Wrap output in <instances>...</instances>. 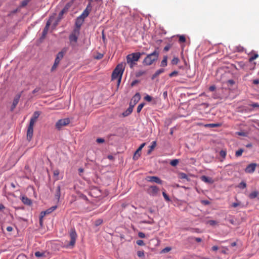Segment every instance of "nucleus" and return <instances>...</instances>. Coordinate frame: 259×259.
I'll return each instance as SVG.
<instances>
[{"label": "nucleus", "instance_id": "f257e3e1", "mask_svg": "<svg viewBox=\"0 0 259 259\" xmlns=\"http://www.w3.org/2000/svg\"><path fill=\"white\" fill-rule=\"evenodd\" d=\"M81 27V16H78L76 20L75 27L69 36V41L72 46H75L76 44L78 37L80 34V29Z\"/></svg>", "mask_w": 259, "mask_h": 259}, {"label": "nucleus", "instance_id": "f03ea898", "mask_svg": "<svg viewBox=\"0 0 259 259\" xmlns=\"http://www.w3.org/2000/svg\"><path fill=\"white\" fill-rule=\"evenodd\" d=\"M125 63H121L118 64L114 69L111 76L112 80L117 79V86L118 87L121 82L122 74L125 68Z\"/></svg>", "mask_w": 259, "mask_h": 259}, {"label": "nucleus", "instance_id": "7ed1b4c3", "mask_svg": "<svg viewBox=\"0 0 259 259\" xmlns=\"http://www.w3.org/2000/svg\"><path fill=\"white\" fill-rule=\"evenodd\" d=\"M40 114V112L35 111L33 113L32 116L30 118L29 124L27 131V139L29 141L31 140L33 137V126Z\"/></svg>", "mask_w": 259, "mask_h": 259}, {"label": "nucleus", "instance_id": "20e7f679", "mask_svg": "<svg viewBox=\"0 0 259 259\" xmlns=\"http://www.w3.org/2000/svg\"><path fill=\"white\" fill-rule=\"evenodd\" d=\"M159 56V52L155 50L153 53L148 55L144 59L143 64L145 66L152 65L155 61L157 60Z\"/></svg>", "mask_w": 259, "mask_h": 259}, {"label": "nucleus", "instance_id": "39448f33", "mask_svg": "<svg viewBox=\"0 0 259 259\" xmlns=\"http://www.w3.org/2000/svg\"><path fill=\"white\" fill-rule=\"evenodd\" d=\"M142 54L140 52L134 53L126 56V61L131 68H133L141 57Z\"/></svg>", "mask_w": 259, "mask_h": 259}, {"label": "nucleus", "instance_id": "423d86ee", "mask_svg": "<svg viewBox=\"0 0 259 259\" xmlns=\"http://www.w3.org/2000/svg\"><path fill=\"white\" fill-rule=\"evenodd\" d=\"M70 122V120L69 118H65L58 120L56 124L55 127L58 130H61L63 127L67 126Z\"/></svg>", "mask_w": 259, "mask_h": 259}, {"label": "nucleus", "instance_id": "0eeeda50", "mask_svg": "<svg viewBox=\"0 0 259 259\" xmlns=\"http://www.w3.org/2000/svg\"><path fill=\"white\" fill-rule=\"evenodd\" d=\"M72 5L71 3H68L66 4L65 7L63 8V9L60 11L59 13L57 21L55 25H57L58 23V22L63 18V15L65 14H66L67 12L68 11V10L70 9Z\"/></svg>", "mask_w": 259, "mask_h": 259}, {"label": "nucleus", "instance_id": "6e6552de", "mask_svg": "<svg viewBox=\"0 0 259 259\" xmlns=\"http://www.w3.org/2000/svg\"><path fill=\"white\" fill-rule=\"evenodd\" d=\"M147 193L151 196H156L159 192V189L156 186H151L147 188Z\"/></svg>", "mask_w": 259, "mask_h": 259}, {"label": "nucleus", "instance_id": "1a4fd4ad", "mask_svg": "<svg viewBox=\"0 0 259 259\" xmlns=\"http://www.w3.org/2000/svg\"><path fill=\"white\" fill-rule=\"evenodd\" d=\"M70 241L69 242V243L67 245V247L70 246H73L75 244L76 239L77 237V234L76 233V232L74 229H71L70 232Z\"/></svg>", "mask_w": 259, "mask_h": 259}, {"label": "nucleus", "instance_id": "9d476101", "mask_svg": "<svg viewBox=\"0 0 259 259\" xmlns=\"http://www.w3.org/2000/svg\"><path fill=\"white\" fill-rule=\"evenodd\" d=\"M93 7L92 3L90 2L87 5L85 9L82 13V19H84L85 18L87 17L91 11H92Z\"/></svg>", "mask_w": 259, "mask_h": 259}, {"label": "nucleus", "instance_id": "9b49d317", "mask_svg": "<svg viewBox=\"0 0 259 259\" xmlns=\"http://www.w3.org/2000/svg\"><path fill=\"white\" fill-rule=\"evenodd\" d=\"M256 167V164L255 163H251L248 164L245 169V172L246 173L252 174L253 173Z\"/></svg>", "mask_w": 259, "mask_h": 259}, {"label": "nucleus", "instance_id": "f8f14e48", "mask_svg": "<svg viewBox=\"0 0 259 259\" xmlns=\"http://www.w3.org/2000/svg\"><path fill=\"white\" fill-rule=\"evenodd\" d=\"M146 180L150 182H154L158 184H162V181L157 177L148 176L146 177Z\"/></svg>", "mask_w": 259, "mask_h": 259}, {"label": "nucleus", "instance_id": "ddd939ff", "mask_svg": "<svg viewBox=\"0 0 259 259\" xmlns=\"http://www.w3.org/2000/svg\"><path fill=\"white\" fill-rule=\"evenodd\" d=\"M51 22H52L51 18H50V19L47 21V22L46 23V26H45V27L44 28V29L43 30V31H42V36H41V37L42 38H45L46 35H47V33L48 32L50 26V25L51 24Z\"/></svg>", "mask_w": 259, "mask_h": 259}, {"label": "nucleus", "instance_id": "4468645a", "mask_svg": "<svg viewBox=\"0 0 259 259\" xmlns=\"http://www.w3.org/2000/svg\"><path fill=\"white\" fill-rule=\"evenodd\" d=\"M21 96V94H19L15 96V97L13 100V104L11 108V111H13L14 109L16 108V106L17 105V104L19 102V101L20 100Z\"/></svg>", "mask_w": 259, "mask_h": 259}, {"label": "nucleus", "instance_id": "2eb2a0df", "mask_svg": "<svg viewBox=\"0 0 259 259\" xmlns=\"http://www.w3.org/2000/svg\"><path fill=\"white\" fill-rule=\"evenodd\" d=\"M145 145V143L142 144L140 145V146L138 148V149L136 151L133 156V159L134 160H137L139 158V157L140 156V152Z\"/></svg>", "mask_w": 259, "mask_h": 259}, {"label": "nucleus", "instance_id": "dca6fc26", "mask_svg": "<svg viewBox=\"0 0 259 259\" xmlns=\"http://www.w3.org/2000/svg\"><path fill=\"white\" fill-rule=\"evenodd\" d=\"M141 99L140 94L139 93H136L132 98L130 103H133L134 107L139 101Z\"/></svg>", "mask_w": 259, "mask_h": 259}, {"label": "nucleus", "instance_id": "f3484780", "mask_svg": "<svg viewBox=\"0 0 259 259\" xmlns=\"http://www.w3.org/2000/svg\"><path fill=\"white\" fill-rule=\"evenodd\" d=\"M57 208L56 206H52L46 210L44 211H42L41 213L42 214V217H44L46 214H48L52 212L53 211H54Z\"/></svg>", "mask_w": 259, "mask_h": 259}, {"label": "nucleus", "instance_id": "a211bd4d", "mask_svg": "<svg viewBox=\"0 0 259 259\" xmlns=\"http://www.w3.org/2000/svg\"><path fill=\"white\" fill-rule=\"evenodd\" d=\"M133 108H134V105H132V103H130L129 107L127 108V109L125 111H124L122 113L123 116L124 117H125V116H127L128 115H129L130 114L132 113Z\"/></svg>", "mask_w": 259, "mask_h": 259}, {"label": "nucleus", "instance_id": "6ab92c4d", "mask_svg": "<svg viewBox=\"0 0 259 259\" xmlns=\"http://www.w3.org/2000/svg\"><path fill=\"white\" fill-rule=\"evenodd\" d=\"M201 180L205 183L208 184H212L213 183V180L212 178L206 177L205 176H202L201 177Z\"/></svg>", "mask_w": 259, "mask_h": 259}, {"label": "nucleus", "instance_id": "aec40b11", "mask_svg": "<svg viewBox=\"0 0 259 259\" xmlns=\"http://www.w3.org/2000/svg\"><path fill=\"white\" fill-rule=\"evenodd\" d=\"M64 54L62 52H60L57 55L55 61L56 64H59L60 60L63 58Z\"/></svg>", "mask_w": 259, "mask_h": 259}, {"label": "nucleus", "instance_id": "412c9836", "mask_svg": "<svg viewBox=\"0 0 259 259\" xmlns=\"http://www.w3.org/2000/svg\"><path fill=\"white\" fill-rule=\"evenodd\" d=\"M22 202L26 205H30L31 204V201L30 199L27 198L26 196H23L21 198Z\"/></svg>", "mask_w": 259, "mask_h": 259}, {"label": "nucleus", "instance_id": "4be33fe9", "mask_svg": "<svg viewBox=\"0 0 259 259\" xmlns=\"http://www.w3.org/2000/svg\"><path fill=\"white\" fill-rule=\"evenodd\" d=\"M156 142L155 141L152 142V145L150 146H149V149L148 150V151L147 152L148 154H150L151 153V152L153 151L154 148L156 147Z\"/></svg>", "mask_w": 259, "mask_h": 259}, {"label": "nucleus", "instance_id": "5701e85b", "mask_svg": "<svg viewBox=\"0 0 259 259\" xmlns=\"http://www.w3.org/2000/svg\"><path fill=\"white\" fill-rule=\"evenodd\" d=\"M221 125L220 123H209L205 125V127H220Z\"/></svg>", "mask_w": 259, "mask_h": 259}, {"label": "nucleus", "instance_id": "b1692460", "mask_svg": "<svg viewBox=\"0 0 259 259\" xmlns=\"http://www.w3.org/2000/svg\"><path fill=\"white\" fill-rule=\"evenodd\" d=\"M83 43L85 44L84 48L87 49L88 46L90 45V39L89 37H87L84 39Z\"/></svg>", "mask_w": 259, "mask_h": 259}, {"label": "nucleus", "instance_id": "393cba45", "mask_svg": "<svg viewBox=\"0 0 259 259\" xmlns=\"http://www.w3.org/2000/svg\"><path fill=\"white\" fill-rule=\"evenodd\" d=\"M167 56H164L163 57V60H162L161 62L160 66L161 67H165L167 66Z\"/></svg>", "mask_w": 259, "mask_h": 259}, {"label": "nucleus", "instance_id": "a878e982", "mask_svg": "<svg viewBox=\"0 0 259 259\" xmlns=\"http://www.w3.org/2000/svg\"><path fill=\"white\" fill-rule=\"evenodd\" d=\"M257 195L258 192L257 191H253L249 194V197L250 199H254L257 196Z\"/></svg>", "mask_w": 259, "mask_h": 259}, {"label": "nucleus", "instance_id": "bb28decb", "mask_svg": "<svg viewBox=\"0 0 259 259\" xmlns=\"http://www.w3.org/2000/svg\"><path fill=\"white\" fill-rule=\"evenodd\" d=\"M103 54L97 53V54L94 56V58L97 60H100L103 57Z\"/></svg>", "mask_w": 259, "mask_h": 259}, {"label": "nucleus", "instance_id": "cd10ccee", "mask_svg": "<svg viewBox=\"0 0 259 259\" xmlns=\"http://www.w3.org/2000/svg\"><path fill=\"white\" fill-rule=\"evenodd\" d=\"M179 177L181 179H186L187 181H189L188 176L184 172L180 173Z\"/></svg>", "mask_w": 259, "mask_h": 259}, {"label": "nucleus", "instance_id": "c85d7f7f", "mask_svg": "<svg viewBox=\"0 0 259 259\" xmlns=\"http://www.w3.org/2000/svg\"><path fill=\"white\" fill-rule=\"evenodd\" d=\"M243 151H244V150L242 149H240L238 150L235 152V156L236 157H239V156H241Z\"/></svg>", "mask_w": 259, "mask_h": 259}, {"label": "nucleus", "instance_id": "c756f323", "mask_svg": "<svg viewBox=\"0 0 259 259\" xmlns=\"http://www.w3.org/2000/svg\"><path fill=\"white\" fill-rule=\"evenodd\" d=\"M144 105H145L144 103H141L140 104H139L138 105L137 109V113H140L141 112V110L142 109V108H143Z\"/></svg>", "mask_w": 259, "mask_h": 259}, {"label": "nucleus", "instance_id": "7c9ffc66", "mask_svg": "<svg viewBox=\"0 0 259 259\" xmlns=\"http://www.w3.org/2000/svg\"><path fill=\"white\" fill-rule=\"evenodd\" d=\"M103 223V220L101 219H99L96 220L94 222V224L96 226H98L101 225Z\"/></svg>", "mask_w": 259, "mask_h": 259}, {"label": "nucleus", "instance_id": "2f4dec72", "mask_svg": "<svg viewBox=\"0 0 259 259\" xmlns=\"http://www.w3.org/2000/svg\"><path fill=\"white\" fill-rule=\"evenodd\" d=\"M258 55L257 54H254L253 56H250L249 59V62H251L254 60L258 58Z\"/></svg>", "mask_w": 259, "mask_h": 259}, {"label": "nucleus", "instance_id": "473e14b6", "mask_svg": "<svg viewBox=\"0 0 259 259\" xmlns=\"http://www.w3.org/2000/svg\"><path fill=\"white\" fill-rule=\"evenodd\" d=\"M56 197L57 198L59 199L60 197V186H58L57 188V193L56 194Z\"/></svg>", "mask_w": 259, "mask_h": 259}, {"label": "nucleus", "instance_id": "72a5a7b5", "mask_svg": "<svg viewBox=\"0 0 259 259\" xmlns=\"http://www.w3.org/2000/svg\"><path fill=\"white\" fill-rule=\"evenodd\" d=\"M179 41L180 42H185L186 41V38L184 35H179Z\"/></svg>", "mask_w": 259, "mask_h": 259}, {"label": "nucleus", "instance_id": "f704fd0d", "mask_svg": "<svg viewBox=\"0 0 259 259\" xmlns=\"http://www.w3.org/2000/svg\"><path fill=\"white\" fill-rule=\"evenodd\" d=\"M179 61V59L178 57H174L171 60V63L172 64H177Z\"/></svg>", "mask_w": 259, "mask_h": 259}, {"label": "nucleus", "instance_id": "c9c22d12", "mask_svg": "<svg viewBox=\"0 0 259 259\" xmlns=\"http://www.w3.org/2000/svg\"><path fill=\"white\" fill-rule=\"evenodd\" d=\"M178 162L179 160L178 159H174L170 161V163L172 166H175L178 164Z\"/></svg>", "mask_w": 259, "mask_h": 259}, {"label": "nucleus", "instance_id": "e433bc0d", "mask_svg": "<svg viewBox=\"0 0 259 259\" xmlns=\"http://www.w3.org/2000/svg\"><path fill=\"white\" fill-rule=\"evenodd\" d=\"M246 187V184L244 182H241L238 185V187L241 189H244Z\"/></svg>", "mask_w": 259, "mask_h": 259}, {"label": "nucleus", "instance_id": "4c0bfd02", "mask_svg": "<svg viewBox=\"0 0 259 259\" xmlns=\"http://www.w3.org/2000/svg\"><path fill=\"white\" fill-rule=\"evenodd\" d=\"M226 151L225 150H222L220 152V155L224 158H225V157L226 156Z\"/></svg>", "mask_w": 259, "mask_h": 259}, {"label": "nucleus", "instance_id": "58836bf2", "mask_svg": "<svg viewBox=\"0 0 259 259\" xmlns=\"http://www.w3.org/2000/svg\"><path fill=\"white\" fill-rule=\"evenodd\" d=\"M162 195L166 201H170L169 196L166 194V193L165 192H162Z\"/></svg>", "mask_w": 259, "mask_h": 259}, {"label": "nucleus", "instance_id": "ea45409f", "mask_svg": "<svg viewBox=\"0 0 259 259\" xmlns=\"http://www.w3.org/2000/svg\"><path fill=\"white\" fill-rule=\"evenodd\" d=\"M144 100H146V101L147 102H151L152 100V97H151L150 96L148 95H147L145 97H144Z\"/></svg>", "mask_w": 259, "mask_h": 259}, {"label": "nucleus", "instance_id": "a19ab883", "mask_svg": "<svg viewBox=\"0 0 259 259\" xmlns=\"http://www.w3.org/2000/svg\"><path fill=\"white\" fill-rule=\"evenodd\" d=\"M137 255L140 257H144L145 256L144 252L143 251H138L137 252Z\"/></svg>", "mask_w": 259, "mask_h": 259}, {"label": "nucleus", "instance_id": "79ce46f5", "mask_svg": "<svg viewBox=\"0 0 259 259\" xmlns=\"http://www.w3.org/2000/svg\"><path fill=\"white\" fill-rule=\"evenodd\" d=\"M164 69L163 68H161L157 70L155 73H156V75H157L158 76L160 74L164 72Z\"/></svg>", "mask_w": 259, "mask_h": 259}, {"label": "nucleus", "instance_id": "37998d69", "mask_svg": "<svg viewBox=\"0 0 259 259\" xmlns=\"http://www.w3.org/2000/svg\"><path fill=\"white\" fill-rule=\"evenodd\" d=\"M35 255L36 256V257H41L42 256L44 255V253H42V252H40L39 251H36L35 252Z\"/></svg>", "mask_w": 259, "mask_h": 259}, {"label": "nucleus", "instance_id": "c03bdc74", "mask_svg": "<svg viewBox=\"0 0 259 259\" xmlns=\"http://www.w3.org/2000/svg\"><path fill=\"white\" fill-rule=\"evenodd\" d=\"M30 0H24L21 2V6L25 7L26 6Z\"/></svg>", "mask_w": 259, "mask_h": 259}, {"label": "nucleus", "instance_id": "a18cd8bd", "mask_svg": "<svg viewBox=\"0 0 259 259\" xmlns=\"http://www.w3.org/2000/svg\"><path fill=\"white\" fill-rule=\"evenodd\" d=\"M207 224H209L211 226H213L217 224V222L214 220H209L207 222Z\"/></svg>", "mask_w": 259, "mask_h": 259}, {"label": "nucleus", "instance_id": "49530a36", "mask_svg": "<svg viewBox=\"0 0 259 259\" xmlns=\"http://www.w3.org/2000/svg\"><path fill=\"white\" fill-rule=\"evenodd\" d=\"M250 107H252L254 108H259V104L257 103H253L249 105Z\"/></svg>", "mask_w": 259, "mask_h": 259}, {"label": "nucleus", "instance_id": "de8ad7c7", "mask_svg": "<svg viewBox=\"0 0 259 259\" xmlns=\"http://www.w3.org/2000/svg\"><path fill=\"white\" fill-rule=\"evenodd\" d=\"M178 74V72L177 71H174L172 72H171L169 74V77H172V76H176L177 75V74Z\"/></svg>", "mask_w": 259, "mask_h": 259}, {"label": "nucleus", "instance_id": "09e8293b", "mask_svg": "<svg viewBox=\"0 0 259 259\" xmlns=\"http://www.w3.org/2000/svg\"><path fill=\"white\" fill-rule=\"evenodd\" d=\"M171 250V248L166 247L162 250V252L165 253Z\"/></svg>", "mask_w": 259, "mask_h": 259}, {"label": "nucleus", "instance_id": "8fccbe9b", "mask_svg": "<svg viewBox=\"0 0 259 259\" xmlns=\"http://www.w3.org/2000/svg\"><path fill=\"white\" fill-rule=\"evenodd\" d=\"M137 244L140 246H143L144 245V241L142 240H138L137 241Z\"/></svg>", "mask_w": 259, "mask_h": 259}, {"label": "nucleus", "instance_id": "3c124183", "mask_svg": "<svg viewBox=\"0 0 259 259\" xmlns=\"http://www.w3.org/2000/svg\"><path fill=\"white\" fill-rule=\"evenodd\" d=\"M96 141L98 143H103L105 142V140L103 138H98Z\"/></svg>", "mask_w": 259, "mask_h": 259}, {"label": "nucleus", "instance_id": "603ef678", "mask_svg": "<svg viewBox=\"0 0 259 259\" xmlns=\"http://www.w3.org/2000/svg\"><path fill=\"white\" fill-rule=\"evenodd\" d=\"M40 90V88H36L33 91L32 94H35L36 93H37L39 92Z\"/></svg>", "mask_w": 259, "mask_h": 259}, {"label": "nucleus", "instance_id": "864d4df0", "mask_svg": "<svg viewBox=\"0 0 259 259\" xmlns=\"http://www.w3.org/2000/svg\"><path fill=\"white\" fill-rule=\"evenodd\" d=\"M171 48L170 45H167L164 48V51L165 52L168 51Z\"/></svg>", "mask_w": 259, "mask_h": 259}, {"label": "nucleus", "instance_id": "5fc2aeb1", "mask_svg": "<svg viewBox=\"0 0 259 259\" xmlns=\"http://www.w3.org/2000/svg\"><path fill=\"white\" fill-rule=\"evenodd\" d=\"M138 236L140 238H144L145 237V234L144 233H143V232H139L138 233Z\"/></svg>", "mask_w": 259, "mask_h": 259}, {"label": "nucleus", "instance_id": "6e6d98bb", "mask_svg": "<svg viewBox=\"0 0 259 259\" xmlns=\"http://www.w3.org/2000/svg\"><path fill=\"white\" fill-rule=\"evenodd\" d=\"M239 205H240L239 203L234 202L232 204L231 206H232V207H236L238 206Z\"/></svg>", "mask_w": 259, "mask_h": 259}, {"label": "nucleus", "instance_id": "4d7b16f0", "mask_svg": "<svg viewBox=\"0 0 259 259\" xmlns=\"http://www.w3.org/2000/svg\"><path fill=\"white\" fill-rule=\"evenodd\" d=\"M43 218L44 217H42V214L40 213V217H39V224H40V226H41L42 225V222H43L42 219H43Z\"/></svg>", "mask_w": 259, "mask_h": 259}, {"label": "nucleus", "instance_id": "13d9d810", "mask_svg": "<svg viewBox=\"0 0 259 259\" xmlns=\"http://www.w3.org/2000/svg\"><path fill=\"white\" fill-rule=\"evenodd\" d=\"M58 64H56V62L55 61L54 64L52 67V70L53 71L54 70H55L57 68Z\"/></svg>", "mask_w": 259, "mask_h": 259}, {"label": "nucleus", "instance_id": "bf43d9fd", "mask_svg": "<svg viewBox=\"0 0 259 259\" xmlns=\"http://www.w3.org/2000/svg\"><path fill=\"white\" fill-rule=\"evenodd\" d=\"M215 89V87L214 85H212V86H210L209 88V90L210 91H214Z\"/></svg>", "mask_w": 259, "mask_h": 259}, {"label": "nucleus", "instance_id": "052dcab7", "mask_svg": "<svg viewBox=\"0 0 259 259\" xmlns=\"http://www.w3.org/2000/svg\"><path fill=\"white\" fill-rule=\"evenodd\" d=\"M6 229L8 232H11L13 230V228L11 226H8L7 227Z\"/></svg>", "mask_w": 259, "mask_h": 259}, {"label": "nucleus", "instance_id": "680f3d73", "mask_svg": "<svg viewBox=\"0 0 259 259\" xmlns=\"http://www.w3.org/2000/svg\"><path fill=\"white\" fill-rule=\"evenodd\" d=\"M59 174V171L58 170H55L54 171V175L55 176H58Z\"/></svg>", "mask_w": 259, "mask_h": 259}, {"label": "nucleus", "instance_id": "e2e57ef3", "mask_svg": "<svg viewBox=\"0 0 259 259\" xmlns=\"http://www.w3.org/2000/svg\"><path fill=\"white\" fill-rule=\"evenodd\" d=\"M138 80H134L132 83H131V86L132 87H134L136 83H138Z\"/></svg>", "mask_w": 259, "mask_h": 259}, {"label": "nucleus", "instance_id": "0e129e2a", "mask_svg": "<svg viewBox=\"0 0 259 259\" xmlns=\"http://www.w3.org/2000/svg\"><path fill=\"white\" fill-rule=\"evenodd\" d=\"M202 203H203L205 205H208L209 204V202L208 200H202Z\"/></svg>", "mask_w": 259, "mask_h": 259}, {"label": "nucleus", "instance_id": "69168bd1", "mask_svg": "<svg viewBox=\"0 0 259 259\" xmlns=\"http://www.w3.org/2000/svg\"><path fill=\"white\" fill-rule=\"evenodd\" d=\"M228 82L231 84V85H233L234 84V81L232 79H230L228 81Z\"/></svg>", "mask_w": 259, "mask_h": 259}, {"label": "nucleus", "instance_id": "338daca9", "mask_svg": "<svg viewBox=\"0 0 259 259\" xmlns=\"http://www.w3.org/2000/svg\"><path fill=\"white\" fill-rule=\"evenodd\" d=\"M218 247L217 246H213L211 248V249L213 251H217L218 249Z\"/></svg>", "mask_w": 259, "mask_h": 259}, {"label": "nucleus", "instance_id": "774afa93", "mask_svg": "<svg viewBox=\"0 0 259 259\" xmlns=\"http://www.w3.org/2000/svg\"><path fill=\"white\" fill-rule=\"evenodd\" d=\"M253 83L255 84H257L259 83V80L258 79H254L253 80Z\"/></svg>", "mask_w": 259, "mask_h": 259}]
</instances>
